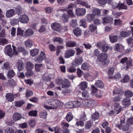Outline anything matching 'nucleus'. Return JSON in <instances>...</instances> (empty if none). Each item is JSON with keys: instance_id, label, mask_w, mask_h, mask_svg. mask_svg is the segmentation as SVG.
Listing matches in <instances>:
<instances>
[{"instance_id": "21", "label": "nucleus", "mask_w": 133, "mask_h": 133, "mask_svg": "<svg viewBox=\"0 0 133 133\" xmlns=\"http://www.w3.org/2000/svg\"><path fill=\"white\" fill-rule=\"evenodd\" d=\"M13 120L15 121H18L22 118V115L19 113L18 112L14 113L13 115Z\"/></svg>"}, {"instance_id": "18", "label": "nucleus", "mask_w": 133, "mask_h": 133, "mask_svg": "<svg viewBox=\"0 0 133 133\" xmlns=\"http://www.w3.org/2000/svg\"><path fill=\"white\" fill-rule=\"evenodd\" d=\"M87 84L88 83L86 82L83 81L78 85L79 88L82 90H84L87 87Z\"/></svg>"}, {"instance_id": "45", "label": "nucleus", "mask_w": 133, "mask_h": 133, "mask_svg": "<svg viewBox=\"0 0 133 133\" xmlns=\"http://www.w3.org/2000/svg\"><path fill=\"white\" fill-rule=\"evenodd\" d=\"M129 77L128 75H126L121 81V82L127 83L129 82L130 80Z\"/></svg>"}, {"instance_id": "61", "label": "nucleus", "mask_w": 133, "mask_h": 133, "mask_svg": "<svg viewBox=\"0 0 133 133\" xmlns=\"http://www.w3.org/2000/svg\"><path fill=\"white\" fill-rule=\"evenodd\" d=\"M19 21V19H13L11 21L10 23L12 25L14 26L17 24L18 23Z\"/></svg>"}, {"instance_id": "44", "label": "nucleus", "mask_w": 133, "mask_h": 133, "mask_svg": "<svg viewBox=\"0 0 133 133\" xmlns=\"http://www.w3.org/2000/svg\"><path fill=\"white\" fill-rule=\"evenodd\" d=\"M97 28V26L95 24H91L89 25V30L90 31L93 32L96 30Z\"/></svg>"}, {"instance_id": "47", "label": "nucleus", "mask_w": 133, "mask_h": 133, "mask_svg": "<svg viewBox=\"0 0 133 133\" xmlns=\"http://www.w3.org/2000/svg\"><path fill=\"white\" fill-rule=\"evenodd\" d=\"M69 17L68 15L66 14H64L62 16V18L64 23L68 21Z\"/></svg>"}, {"instance_id": "31", "label": "nucleus", "mask_w": 133, "mask_h": 133, "mask_svg": "<svg viewBox=\"0 0 133 133\" xmlns=\"http://www.w3.org/2000/svg\"><path fill=\"white\" fill-rule=\"evenodd\" d=\"M86 17L87 21L89 22L92 21L95 18V16L92 14H88Z\"/></svg>"}, {"instance_id": "27", "label": "nucleus", "mask_w": 133, "mask_h": 133, "mask_svg": "<svg viewBox=\"0 0 133 133\" xmlns=\"http://www.w3.org/2000/svg\"><path fill=\"white\" fill-rule=\"evenodd\" d=\"M34 68V65L32 63L30 62H27L26 66V70H32Z\"/></svg>"}, {"instance_id": "13", "label": "nucleus", "mask_w": 133, "mask_h": 133, "mask_svg": "<svg viewBox=\"0 0 133 133\" xmlns=\"http://www.w3.org/2000/svg\"><path fill=\"white\" fill-rule=\"evenodd\" d=\"M115 50L119 52H122L124 50V47L121 44H115L114 47Z\"/></svg>"}, {"instance_id": "16", "label": "nucleus", "mask_w": 133, "mask_h": 133, "mask_svg": "<svg viewBox=\"0 0 133 133\" xmlns=\"http://www.w3.org/2000/svg\"><path fill=\"white\" fill-rule=\"evenodd\" d=\"M113 20V18L111 16L107 15L102 18V23H111Z\"/></svg>"}, {"instance_id": "5", "label": "nucleus", "mask_w": 133, "mask_h": 133, "mask_svg": "<svg viewBox=\"0 0 133 133\" xmlns=\"http://www.w3.org/2000/svg\"><path fill=\"white\" fill-rule=\"evenodd\" d=\"M96 46L98 48L102 50V51L104 53L106 52L109 48L108 45L105 44H103L101 42H98Z\"/></svg>"}, {"instance_id": "57", "label": "nucleus", "mask_w": 133, "mask_h": 133, "mask_svg": "<svg viewBox=\"0 0 133 133\" xmlns=\"http://www.w3.org/2000/svg\"><path fill=\"white\" fill-rule=\"evenodd\" d=\"M67 12L69 16L70 17H74L75 16L72 9H68L67 10Z\"/></svg>"}, {"instance_id": "9", "label": "nucleus", "mask_w": 133, "mask_h": 133, "mask_svg": "<svg viewBox=\"0 0 133 133\" xmlns=\"http://www.w3.org/2000/svg\"><path fill=\"white\" fill-rule=\"evenodd\" d=\"M61 126L63 129V133H70L69 130L68 129L69 124L64 122H62L61 124Z\"/></svg>"}, {"instance_id": "26", "label": "nucleus", "mask_w": 133, "mask_h": 133, "mask_svg": "<svg viewBox=\"0 0 133 133\" xmlns=\"http://www.w3.org/2000/svg\"><path fill=\"white\" fill-rule=\"evenodd\" d=\"M15 10L13 9L8 10L6 13V16L8 17H10L15 15Z\"/></svg>"}, {"instance_id": "54", "label": "nucleus", "mask_w": 133, "mask_h": 133, "mask_svg": "<svg viewBox=\"0 0 133 133\" xmlns=\"http://www.w3.org/2000/svg\"><path fill=\"white\" fill-rule=\"evenodd\" d=\"M70 26L73 28L75 27L77 25V20L73 19L70 22Z\"/></svg>"}, {"instance_id": "25", "label": "nucleus", "mask_w": 133, "mask_h": 133, "mask_svg": "<svg viewBox=\"0 0 133 133\" xmlns=\"http://www.w3.org/2000/svg\"><path fill=\"white\" fill-rule=\"evenodd\" d=\"M130 98H125L122 101V104L126 107H127L130 105Z\"/></svg>"}, {"instance_id": "32", "label": "nucleus", "mask_w": 133, "mask_h": 133, "mask_svg": "<svg viewBox=\"0 0 133 133\" xmlns=\"http://www.w3.org/2000/svg\"><path fill=\"white\" fill-rule=\"evenodd\" d=\"M70 84L68 79H64L63 81L62 88H66L70 87Z\"/></svg>"}, {"instance_id": "8", "label": "nucleus", "mask_w": 133, "mask_h": 133, "mask_svg": "<svg viewBox=\"0 0 133 133\" xmlns=\"http://www.w3.org/2000/svg\"><path fill=\"white\" fill-rule=\"evenodd\" d=\"M16 65L18 70L20 71L23 70L24 67L25 63L22 60L18 59L17 61Z\"/></svg>"}, {"instance_id": "33", "label": "nucleus", "mask_w": 133, "mask_h": 133, "mask_svg": "<svg viewBox=\"0 0 133 133\" xmlns=\"http://www.w3.org/2000/svg\"><path fill=\"white\" fill-rule=\"evenodd\" d=\"M81 68L84 70H88L90 68V66L86 62H85L82 65Z\"/></svg>"}, {"instance_id": "43", "label": "nucleus", "mask_w": 133, "mask_h": 133, "mask_svg": "<svg viewBox=\"0 0 133 133\" xmlns=\"http://www.w3.org/2000/svg\"><path fill=\"white\" fill-rule=\"evenodd\" d=\"M72 66H71L69 68L67 69V71L70 72H74L76 71V68L75 65H74L72 64Z\"/></svg>"}, {"instance_id": "49", "label": "nucleus", "mask_w": 133, "mask_h": 133, "mask_svg": "<svg viewBox=\"0 0 133 133\" xmlns=\"http://www.w3.org/2000/svg\"><path fill=\"white\" fill-rule=\"evenodd\" d=\"M47 115V112L46 111H42L40 112L39 114L40 117L44 119H45L46 118Z\"/></svg>"}, {"instance_id": "60", "label": "nucleus", "mask_w": 133, "mask_h": 133, "mask_svg": "<svg viewBox=\"0 0 133 133\" xmlns=\"http://www.w3.org/2000/svg\"><path fill=\"white\" fill-rule=\"evenodd\" d=\"M126 41L129 44H132V47H133V37L132 36H131L127 39Z\"/></svg>"}, {"instance_id": "40", "label": "nucleus", "mask_w": 133, "mask_h": 133, "mask_svg": "<svg viewBox=\"0 0 133 133\" xmlns=\"http://www.w3.org/2000/svg\"><path fill=\"white\" fill-rule=\"evenodd\" d=\"M130 31L128 32L122 31L121 32V35L122 37H127L130 36Z\"/></svg>"}, {"instance_id": "24", "label": "nucleus", "mask_w": 133, "mask_h": 133, "mask_svg": "<svg viewBox=\"0 0 133 133\" xmlns=\"http://www.w3.org/2000/svg\"><path fill=\"white\" fill-rule=\"evenodd\" d=\"M66 46L69 47L75 46L77 44L75 42L71 41H67L65 43Z\"/></svg>"}, {"instance_id": "52", "label": "nucleus", "mask_w": 133, "mask_h": 133, "mask_svg": "<svg viewBox=\"0 0 133 133\" xmlns=\"http://www.w3.org/2000/svg\"><path fill=\"white\" fill-rule=\"evenodd\" d=\"M33 94V91L30 90H27L25 93V97L26 98H28Z\"/></svg>"}, {"instance_id": "23", "label": "nucleus", "mask_w": 133, "mask_h": 133, "mask_svg": "<svg viewBox=\"0 0 133 133\" xmlns=\"http://www.w3.org/2000/svg\"><path fill=\"white\" fill-rule=\"evenodd\" d=\"M73 32L74 35L76 37H78L81 35L82 30L79 28H77L73 30Z\"/></svg>"}, {"instance_id": "17", "label": "nucleus", "mask_w": 133, "mask_h": 133, "mask_svg": "<svg viewBox=\"0 0 133 133\" xmlns=\"http://www.w3.org/2000/svg\"><path fill=\"white\" fill-rule=\"evenodd\" d=\"M5 97L7 100L10 102L13 101L14 98V95L11 93H7Z\"/></svg>"}, {"instance_id": "53", "label": "nucleus", "mask_w": 133, "mask_h": 133, "mask_svg": "<svg viewBox=\"0 0 133 133\" xmlns=\"http://www.w3.org/2000/svg\"><path fill=\"white\" fill-rule=\"evenodd\" d=\"M73 104L74 108H76L79 107L81 104V102L78 101L77 100L73 101Z\"/></svg>"}, {"instance_id": "39", "label": "nucleus", "mask_w": 133, "mask_h": 133, "mask_svg": "<svg viewBox=\"0 0 133 133\" xmlns=\"http://www.w3.org/2000/svg\"><path fill=\"white\" fill-rule=\"evenodd\" d=\"M53 41L54 42H58L60 44H63V39L59 37H56L53 39Z\"/></svg>"}, {"instance_id": "29", "label": "nucleus", "mask_w": 133, "mask_h": 133, "mask_svg": "<svg viewBox=\"0 0 133 133\" xmlns=\"http://www.w3.org/2000/svg\"><path fill=\"white\" fill-rule=\"evenodd\" d=\"M124 96L127 98H130L133 96V93L131 91L128 90L125 91Z\"/></svg>"}, {"instance_id": "15", "label": "nucleus", "mask_w": 133, "mask_h": 133, "mask_svg": "<svg viewBox=\"0 0 133 133\" xmlns=\"http://www.w3.org/2000/svg\"><path fill=\"white\" fill-rule=\"evenodd\" d=\"M51 26L52 29L54 30L57 31H59L61 30V26L58 23L54 22L52 23Z\"/></svg>"}, {"instance_id": "63", "label": "nucleus", "mask_w": 133, "mask_h": 133, "mask_svg": "<svg viewBox=\"0 0 133 133\" xmlns=\"http://www.w3.org/2000/svg\"><path fill=\"white\" fill-rule=\"evenodd\" d=\"M13 129L11 128H8L5 129V133H13Z\"/></svg>"}, {"instance_id": "10", "label": "nucleus", "mask_w": 133, "mask_h": 133, "mask_svg": "<svg viewBox=\"0 0 133 133\" xmlns=\"http://www.w3.org/2000/svg\"><path fill=\"white\" fill-rule=\"evenodd\" d=\"M85 12L86 10L84 8H77L75 10L76 14L78 16L84 15Z\"/></svg>"}, {"instance_id": "38", "label": "nucleus", "mask_w": 133, "mask_h": 133, "mask_svg": "<svg viewBox=\"0 0 133 133\" xmlns=\"http://www.w3.org/2000/svg\"><path fill=\"white\" fill-rule=\"evenodd\" d=\"M15 73L12 70H9L8 72L7 77L8 78H11L14 77Z\"/></svg>"}, {"instance_id": "3", "label": "nucleus", "mask_w": 133, "mask_h": 133, "mask_svg": "<svg viewBox=\"0 0 133 133\" xmlns=\"http://www.w3.org/2000/svg\"><path fill=\"white\" fill-rule=\"evenodd\" d=\"M82 104L84 106L88 108L92 107L96 105V101L91 99H85L82 101Z\"/></svg>"}, {"instance_id": "20", "label": "nucleus", "mask_w": 133, "mask_h": 133, "mask_svg": "<svg viewBox=\"0 0 133 133\" xmlns=\"http://www.w3.org/2000/svg\"><path fill=\"white\" fill-rule=\"evenodd\" d=\"M76 2L78 4L83 6H85L87 8H89L90 7V5L88 4L87 2L83 1L81 0H77Z\"/></svg>"}, {"instance_id": "19", "label": "nucleus", "mask_w": 133, "mask_h": 133, "mask_svg": "<svg viewBox=\"0 0 133 133\" xmlns=\"http://www.w3.org/2000/svg\"><path fill=\"white\" fill-rule=\"evenodd\" d=\"M64 88L62 90V94L64 95H67L69 93H70L72 91V89L70 87L63 88Z\"/></svg>"}, {"instance_id": "59", "label": "nucleus", "mask_w": 133, "mask_h": 133, "mask_svg": "<svg viewBox=\"0 0 133 133\" xmlns=\"http://www.w3.org/2000/svg\"><path fill=\"white\" fill-rule=\"evenodd\" d=\"M23 31L21 30V28H18L17 30V36L20 35L21 36H23Z\"/></svg>"}, {"instance_id": "6", "label": "nucleus", "mask_w": 133, "mask_h": 133, "mask_svg": "<svg viewBox=\"0 0 133 133\" xmlns=\"http://www.w3.org/2000/svg\"><path fill=\"white\" fill-rule=\"evenodd\" d=\"M4 52L8 56L12 57L14 54V52L12 50L11 45H7L5 48Z\"/></svg>"}, {"instance_id": "22", "label": "nucleus", "mask_w": 133, "mask_h": 133, "mask_svg": "<svg viewBox=\"0 0 133 133\" xmlns=\"http://www.w3.org/2000/svg\"><path fill=\"white\" fill-rule=\"evenodd\" d=\"M92 14L95 16L99 17L101 15V11L100 9L97 8L94 9L92 10Z\"/></svg>"}, {"instance_id": "35", "label": "nucleus", "mask_w": 133, "mask_h": 133, "mask_svg": "<svg viewBox=\"0 0 133 133\" xmlns=\"http://www.w3.org/2000/svg\"><path fill=\"white\" fill-rule=\"evenodd\" d=\"M55 104H54V106L55 108H57L58 107H61L63 105V103L60 101L56 100L55 101Z\"/></svg>"}, {"instance_id": "50", "label": "nucleus", "mask_w": 133, "mask_h": 133, "mask_svg": "<svg viewBox=\"0 0 133 133\" xmlns=\"http://www.w3.org/2000/svg\"><path fill=\"white\" fill-rule=\"evenodd\" d=\"M34 74L33 72L31 70H26L25 75L26 76L30 77L32 76Z\"/></svg>"}, {"instance_id": "14", "label": "nucleus", "mask_w": 133, "mask_h": 133, "mask_svg": "<svg viewBox=\"0 0 133 133\" xmlns=\"http://www.w3.org/2000/svg\"><path fill=\"white\" fill-rule=\"evenodd\" d=\"M75 53V51L74 50H69L65 53L64 57L65 58H69L73 56Z\"/></svg>"}, {"instance_id": "64", "label": "nucleus", "mask_w": 133, "mask_h": 133, "mask_svg": "<svg viewBox=\"0 0 133 133\" xmlns=\"http://www.w3.org/2000/svg\"><path fill=\"white\" fill-rule=\"evenodd\" d=\"M127 123L130 125H133V117L129 118L127 120Z\"/></svg>"}, {"instance_id": "46", "label": "nucleus", "mask_w": 133, "mask_h": 133, "mask_svg": "<svg viewBox=\"0 0 133 133\" xmlns=\"http://www.w3.org/2000/svg\"><path fill=\"white\" fill-rule=\"evenodd\" d=\"M17 50L19 52H23L24 54L27 53V51L25 48L19 46L17 48Z\"/></svg>"}, {"instance_id": "36", "label": "nucleus", "mask_w": 133, "mask_h": 133, "mask_svg": "<svg viewBox=\"0 0 133 133\" xmlns=\"http://www.w3.org/2000/svg\"><path fill=\"white\" fill-rule=\"evenodd\" d=\"M73 117L72 113L70 112H69L67 114L66 117L67 121L68 122H70L73 119Z\"/></svg>"}, {"instance_id": "2", "label": "nucleus", "mask_w": 133, "mask_h": 133, "mask_svg": "<svg viewBox=\"0 0 133 133\" xmlns=\"http://www.w3.org/2000/svg\"><path fill=\"white\" fill-rule=\"evenodd\" d=\"M124 119L123 120L121 119L120 124H115V127L120 130L122 128L123 130L124 131H126L128 130L129 127L130 125L127 123L126 124H124Z\"/></svg>"}, {"instance_id": "41", "label": "nucleus", "mask_w": 133, "mask_h": 133, "mask_svg": "<svg viewBox=\"0 0 133 133\" xmlns=\"http://www.w3.org/2000/svg\"><path fill=\"white\" fill-rule=\"evenodd\" d=\"M92 124L91 121H88L85 124V128L87 130H89L91 127Z\"/></svg>"}, {"instance_id": "11", "label": "nucleus", "mask_w": 133, "mask_h": 133, "mask_svg": "<svg viewBox=\"0 0 133 133\" xmlns=\"http://www.w3.org/2000/svg\"><path fill=\"white\" fill-rule=\"evenodd\" d=\"M83 61L82 57H78L74 59L72 64L74 65H75V66H78V65H81Z\"/></svg>"}, {"instance_id": "58", "label": "nucleus", "mask_w": 133, "mask_h": 133, "mask_svg": "<svg viewBox=\"0 0 133 133\" xmlns=\"http://www.w3.org/2000/svg\"><path fill=\"white\" fill-rule=\"evenodd\" d=\"M42 66V64H36L35 65V68L37 72H39Z\"/></svg>"}, {"instance_id": "51", "label": "nucleus", "mask_w": 133, "mask_h": 133, "mask_svg": "<svg viewBox=\"0 0 133 133\" xmlns=\"http://www.w3.org/2000/svg\"><path fill=\"white\" fill-rule=\"evenodd\" d=\"M8 41L5 38H0V45H1L6 44H8Z\"/></svg>"}, {"instance_id": "48", "label": "nucleus", "mask_w": 133, "mask_h": 133, "mask_svg": "<svg viewBox=\"0 0 133 133\" xmlns=\"http://www.w3.org/2000/svg\"><path fill=\"white\" fill-rule=\"evenodd\" d=\"M118 9L119 10L121 9H124L126 10L127 9V5L125 4L124 3H122L121 4L119 3Z\"/></svg>"}, {"instance_id": "30", "label": "nucleus", "mask_w": 133, "mask_h": 133, "mask_svg": "<svg viewBox=\"0 0 133 133\" xmlns=\"http://www.w3.org/2000/svg\"><path fill=\"white\" fill-rule=\"evenodd\" d=\"M34 33V31L31 29H28L26 30L25 32V36L26 37L32 35Z\"/></svg>"}, {"instance_id": "12", "label": "nucleus", "mask_w": 133, "mask_h": 133, "mask_svg": "<svg viewBox=\"0 0 133 133\" xmlns=\"http://www.w3.org/2000/svg\"><path fill=\"white\" fill-rule=\"evenodd\" d=\"M19 20L22 23L26 24L28 22L29 18L26 15H22L19 17Z\"/></svg>"}, {"instance_id": "37", "label": "nucleus", "mask_w": 133, "mask_h": 133, "mask_svg": "<svg viewBox=\"0 0 133 133\" xmlns=\"http://www.w3.org/2000/svg\"><path fill=\"white\" fill-rule=\"evenodd\" d=\"M118 36L115 35L113 36H110L109 38L110 42L112 43H114L117 42V41Z\"/></svg>"}, {"instance_id": "55", "label": "nucleus", "mask_w": 133, "mask_h": 133, "mask_svg": "<svg viewBox=\"0 0 133 133\" xmlns=\"http://www.w3.org/2000/svg\"><path fill=\"white\" fill-rule=\"evenodd\" d=\"M37 112L36 110H32L29 112L28 115L31 116H36L37 115Z\"/></svg>"}, {"instance_id": "62", "label": "nucleus", "mask_w": 133, "mask_h": 133, "mask_svg": "<svg viewBox=\"0 0 133 133\" xmlns=\"http://www.w3.org/2000/svg\"><path fill=\"white\" fill-rule=\"evenodd\" d=\"M55 133H61V129L57 126L54 128Z\"/></svg>"}, {"instance_id": "28", "label": "nucleus", "mask_w": 133, "mask_h": 133, "mask_svg": "<svg viewBox=\"0 0 133 133\" xmlns=\"http://www.w3.org/2000/svg\"><path fill=\"white\" fill-rule=\"evenodd\" d=\"M95 85L96 87L101 88H103L104 87L103 83L100 80H98L96 81L95 83Z\"/></svg>"}, {"instance_id": "4", "label": "nucleus", "mask_w": 133, "mask_h": 133, "mask_svg": "<svg viewBox=\"0 0 133 133\" xmlns=\"http://www.w3.org/2000/svg\"><path fill=\"white\" fill-rule=\"evenodd\" d=\"M108 55L106 53H101L97 56V60L101 62H106L108 59Z\"/></svg>"}, {"instance_id": "7", "label": "nucleus", "mask_w": 133, "mask_h": 133, "mask_svg": "<svg viewBox=\"0 0 133 133\" xmlns=\"http://www.w3.org/2000/svg\"><path fill=\"white\" fill-rule=\"evenodd\" d=\"M46 58V56L44 52L42 51L39 55L37 57L34 58V60L36 62L41 63L42 62L43 60Z\"/></svg>"}, {"instance_id": "56", "label": "nucleus", "mask_w": 133, "mask_h": 133, "mask_svg": "<svg viewBox=\"0 0 133 133\" xmlns=\"http://www.w3.org/2000/svg\"><path fill=\"white\" fill-rule=\"evenodd\" d=\"M79 26H82L85 28L86 27V22L84 19L81 20L79 22Z\"/></svg>"}, {"instance_id": "42", "label": "nucleus", "mask_w": 133, "mask_h": 133, "mask_svg": "<svg viewBox=\"0 0 133 133\" xmlns=\"http://www.w3.org/2000/svg\"><path fill=\"white\" fill-rule=\"evenodd\" d=\"M99 113L97 112H95L92 116L91 119L92 120L95 121L98 119L99 117Z\"/></svg>"}, {"instance_id": "1", "label": "nucleus", "mask_w": 133, "mask_h": 133, "mask_svg": "<svg viewBox=\"0 0 133 133\" xmlns=\"http://www.w3.org/2000/svg\"><path fill=\"white\" fill-rule=\"evenodd\" d=\"M132 60L130 58H128L127 57H125L122 58L120 61L121 63L123 64H126L125 70H127L130 67L132 66Z\"/></svg>"}, {"instance_id": "34", "label": "nucleus", "mask_w": 133, "mask_h": 133, "mask_svg": "<svg viewBox=\"0 0 133 133\" xmlns=\"http://www.w3.org/2000/svg\"><path fill=\"white\" fill-rule=\"evenodd\" d=\"M39 52V50L37 49H34L30 51V54L31 56L34 57L37 55Z\"/></svg>"}]
</instances>
